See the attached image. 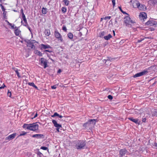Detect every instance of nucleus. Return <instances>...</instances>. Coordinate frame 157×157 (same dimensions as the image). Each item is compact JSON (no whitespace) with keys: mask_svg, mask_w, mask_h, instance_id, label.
Here are the masks:
<instances>
[{"mask_svg":"<svg viewBox=\"0 0 157 157\" xmlns=\"http://www.w3.org/2000/svg\"><path fill=\"white\" fill-rule=\"evenodd\" d=\"M23 128L28 130L35 131L38 129L39 125L36 123L29 124H25L23 125Z\"/></svg>","mask_w":157,"mask_h":157,"instance_id":"nucleus-1","label":"nucleus"},{"mask_svg":"<svg viewBox=\"0 0 157 157\" xmlns=\"http://www.w3.org/2000/svg\"><path fill=\"white\" fill-rule=\"evenodd\" d=\"M131 2H132V6L134 8H138L140 9L142 8L140 7V4L138 1L136 0H131Z\"/></svg>","mask_w":157,"mask_h":157,"instance_id":"nucleus-2","label":"nucleus"},{"mask_svg":"<svg viewBox=\"0 0 157 157\" xmlns=\"http://www.w3.org/2000/svg\"><path fill=\"white\" fill-rule=\"evenodd\" d=\"M148 73V71L147 69L144 70L136 74L133 75L134 78H136L143 76L144 75H146Z\"/></svg>","mask_w":157,"mask_h":157,"instance_id":"nucleus-3","label":"nucleus"},{"mask_svg":"<svg viewBox=\"0 0 157 157\" xmlns=\"http://www.w3.org/2000/svg\"><path fill=\"white\" fill-rule=\"evenodd\" d=\"M39 61L40 62L41 65L44 66V68H45L48 67V61L46 59L44 58H41L40 60Z\"/></svg>","mask_w":157,"mask_h":157,"instance_id":"nucleus-4","label":"nucleus"},{"mask_svg":"<svg viewBox=\"0 0 157 157\" xmlns=\"http://www.w3.org/2000/svg\"><path fill=\"white\" fill-rule=\"evenodd\" d=\"M86 145L85 142L82 141L78 143L76 146V148L78 149H81L84 148Z\"/></svg>","mask_w":157,"mask_h":157,"instance_id":"nucleus-5","label":"nucleus"},{"mask_svg":"<svg viewBox=\"0 0 157 157\" xmlns=\"http://www.w3.org/2000/svg\"><path fill=\"white\" fill-rule=\"evenodd\" d=\"M146 25L150 26L154 25L155 27H157V22L154 21V20H148L146 23Z\"/></svg>","mask_w":157,"mask_h":157,"instance_id":"nucleus-6","label":"nucleus"},{"mask_svg":"<svg viewBox=\"0 0 157 157\" xmlns=\"http://www.w3.org/2000/svg\"><path fill=\"white\" fill-rule=\"evenodd\" d=\"M54 35L56 38L59 40L61 42L63 41V38L60 34L57 31L55 30L54 33Z\"/></svg>","mask_w":157,"mask_h":157,"instance_id":"nucleus-7","label":"nucleus"},{"mask_svg":"<svg viewBox=\"0 0 157 157\" xmlns=\"http://www.w3.org/2000/svg\"><path fill=\"white\" fill-rule=\"evenodd\" d=\"M16 134L17 133H14L6 137L5 138V139L6 140H9L13 139L15 138L16 135Z\"/></svg>","mask_w":157,"mask_h":157,"instance_id":"nucleus-8","label":"nucleus"},{"mask_svg":"<svg viewBox=\"0 0 157 157\" xmlns=\"http://www.w3.org/2000/svg\"><path fill=\"white\" fill-rule=\"evenodd\" d=\"M139 17L141 19H142L143 20H144V19H146L147 18V14L146 13L142 12L140 13V14L139 15Z\"/></svg>","mask_w":157,"mask_h":157,"instance_id":"nucleus-9","label":"nucleus"},{"mask_svg":"<svg viewBox=\"0 0 157 157\" xmlns=\"http://www.w3.org/2000/svg\"><path fill=\"white\" fill-rule=\"evenodd\" d=\"M127 151L125 149H122L120 150V157H122L123 156L127 153Z\"/></svg>","mask_w":157,"mask_h":157,"instance_id":"nucleus-10","label":"nucleus"},{"mask_svg":"<svg viewBox=\"0 0 157 157\" xmlns=\"http://www.w3.org/2000/svg\"><path fill=\"white\" fill-rule=\"evenodd\" d=\"M128 119L130 121H132L135 123L137 124H140V121H139V120L137 119H134L133 117H129Z\"/></svg>","mask_w":157,"mask_h":157,"instance_id":"nucleus-11","label":"nucleus"},{"mask_svg":"<svg viewBox=\"0 0 157 157\" xmlns=\"http://www.w3.org/2000/svg\"><path fill=\"white\" fill-rule=\"evenodd\" d=\"M87 29L85 28H81L79 33L81 36L82 35H84L87 33Z\"/></svg>","mask_w":157,"mask_h":157,"instance_id":"nucleus-12","label":"nucleus"},{"mask_svg":"<svg viewBox=\"0 0 157 157\" xmlns=\"http://www.w3.org/2000/svg\"><path fill=\"white\" fill-rule=\"evenodd\" d=\"M124 23L126 26H129L132 24L135 23L133 20H124Z\"/></svg>","mask_w":157,"mask_h":157,"instance_id":"nucleus-13","label":"nucleus"},{"mask_svg":"<svg viewBox=\"0 0 157 157\" xmlns=\"http://www.w3.org/2000/svg\"><path fill=\"white\" fill-rule=\"evenodd\" d=\"M52 122L54 125L55 127L56 128H61L62 125L61 124H58L56 120H52Z\"/></svg>","mask_w":157,"mask_h":157,"instance_id":"nucleus-14","label":"nucleus"},{"mask_svg":"<svg viewBox=\"0 0 157 157\" xmlns=\"http://www.w3.org/2000/svg\"><path fill=\"white\" fill-rule=\"evenodd\" d=\"M41 49H46L49 48H51V47L48 45H44L43 44H41L40 45Z\"/></svg>","mask_w":157,"mask_h":157,"instance_id":"nucleus-15","label":"nucleus"},{"mask_svg":"<svg viewBox=\"0 0 157 157\" xmlns=\"http://www.w3.org/2000/svg\"><path fill=\"white\" fill-rule=\"evenodd\" d=\"M43 136V135L40 134H36L33 135L32 137L34 138H41Z\"/></svg>","mask_w":157,"mask_h":157,"instance_id":"nucleus-16","label":"nucleus"},{"mask_svg":"<svg viewBox=\"0 0 157 157\" xmlns=\"http://www.w3.org/2000/svg\"><path fill=\"white\" fill-rule=\"evenodd\" d=\"M112 36L110 34H109L107 36H105L104 37V39L105 40H108L112 37Z\"/></svg>","mask_w":157,"mask_h":157,"instance_id":"nucleus-17","label":"nucleus"},{"mask_svg":"<svg viewBox=\"0 0 157 157\" xmlns=\"http://www.w3.org/2000/svg\"><path fill=\"white\" fill-rule=\"evenodd\" d=\"M20 33L21 31H20V30L19 29H18V28H16V29L14 31V33L15 34L16 36H18L20 34Z\"/></svg>","mask_w":157,"mask_h":157,"instance_id":"nucleus-18","label":"nucleus"},{"mask_svg":"<svg viewBox=\"0 0 157 157\" xmlns=\"http://www.w3.org/2000/svg\"><path fill=\"white\" fill-rule=\"evenodd\" d=\"M6 21L8 23V25L11 26V29H13L17 28L16 26L15 27L14 25L10 23L7 20H6Z\"/></svg>","mask_w":157,"mask_h":157,"instance_id":"nucleus-19","label":"nucleus"},{"mask_svg":"<svg viewBox=\"0 0 157 157\" xmlns=\"http://www.w3.org/2000/svg\"><path fill=\"white\" fill-rule=\"evenodd\" d=\"M44 33L45 35L47 36H48L50 34V30L49 29H45L44 31Z\"/></svg>","mask_w":157,"mask_h":157,"instance_id":"nucleus-20","label":"nucleus"},{"mask_svg":"<svg viewBox=\"0 0 157 157\" xmlns=\"http://www.w3.org/2000/svg\"><path fill=\"white\" fill-rule=\"evenodd\" d=\"M21 22L22 24L24 26L27 27L28 25L27 20H21Z\"/></svg>","mask_w":157,"mask_h":157,"instance_id":"nucleus-21","label":"nucleus"},{"mask_svg":"<svg viewBox=\"0 0 157 157\" xmlns=\"http://www.w3.org/2000/svg\"><path fill=\"white\" fill-rule=\"evenodd\" d=\"M90 123V124H94L96 123V120L95 119H90L88 121V123Z\"/></svg>","mask_w":157,"mask_h":157,"instance_id":"nucleus-22","label":"nucleus"},{"mask_svg":"<svg viewBox=\"0 0 157 157\" xmlns=\"http://www.w3.org/2000/svg\"><path fill=\"white\" fill-rule=\"evenodd\" d=\"M47 9L46 8H43L42 10V12L43 14H45L47 13Z\"/></svg>","mask_w":157,"mask_h":157,"instance_id":"nucleus-23","label":"nucleus"},{"mask_svg":"<svg viewBox=\"0 0 157 157\" xmlns=\"http://www.w3.org/2000/svg\"><path fill=\"white\" fill-rule=\"evenodd\" d=\"M67 36L70 39H72L73 38V35L71 33H69L67 34Z\"/></svg>","mask_w":157,"mask_h":157,"instance_id":"nucleus-24","label":"nucleus"},{"mask_svg":"<svg viewBox=\"0 0 157 157\" xmlns=\"http://www.w3.org/2000/svg\"><path fill=\"white\" fill-rule=\"evenodd\" d=\"M35 54L40 56H42V53L38 51H35Z\"/></svg>","mask_w":157,"mask_h":157,"instance_id":"nucleus-25","label":"nucleus"},{"mask_svg":"<svg viewBox=\"0 0 157 157\" xmlns=\"http://www.w3.org/2000/svg\"><path fill=\"white\" fill-rule=\"evenodd\" d=\"M152 116H156L157 117V111H155L153 112L152 113Z\"/></svg>","mask_w":157,"mask_h":157,"instance_id":"nucleus-26","label":"nucleus"},{"mask_svg":"<svg viewBox=\"0 0 157 157\" xmlns=\"http://www.w3.org/2000/svg\"><path fill=\"white\" fill-rule=\"evenodd\" d=\"M14 71H15V72L16 73L17 75V76L18 78H20L21 76L20 75V74L19 72H18L17 69H15Z\"/></svg>","mask_w":157,"mask_h":157,"instance_id":"nucleus-27","label":"nucleus"},{"mask_svg":"<svg viewBox=\"0 0 157 157\" xmlns=\"http://www.w3.org/2000/svg\"><path fill=\"white\" fill-rule=\"evenodd\" d=\"M88 122V121L86 122V123H84L83 125V126L86 127L87 126H89L90 124H90V122L89 123Z\"/></svg>","mask_w":157,"mask_h":157,"instance_id":"nucleus-28","label":"nucleus"},{"mask_svg":"<svg viewBox=\"0 0 157 157\" xmlns=\"http://www.w3.org/2000/svg\"><path fill=\"white\" fill-rule=\"evenodd\" d=\"M59 116V114H58L56 112L54 113L53 115H52L51 117H54L56 116H58V117Z\"/></svg>","mask_w":157,"mask_h":157,"instance_id":"nucleus-29","label":"nucleus"},{"mask_svg":"<svg viewBox=\"0 0 157 157\" xmlns=\"http://www.w3.org/2000/svg\"><path fill=\"white\" fill-rule=\"evenodd\" d=\"M62 11L63 13H65L67 11V9L66 8L63 7L62 8Z\"/></svg>","mask_w":157,"mask_h":157,"instance_id":"nucleus-30","label":"nucleus"},{"mask_svg":"<svg viewBox=\"0 0 157 157\" xmlns=\"http://www.w3.org/2000/svg\"><path fill=\"white\" fill-rule=\"evenodd\" d=\"M63 2H64L65 5L67 6L69 4V1L67 0H64Z\"/></svg>","mask_w":157,"mask_h":157,"instance_id":"nucleus-31","label":"nucleus"},{"mask_svg":"<svg viewBox=\"0 0 157 157\" xmlns=\"http://www.w3.org/2000/svg\"><path fill=\"white\" fill-rule=\"evenodd\" d=\"M27 133V132H22L20 134V135L19 136H24Z\"/></svg>","mask_w":157,"mask_h":157,"instance_id":"nucleus-32","label":"nucleus"},{"mask_svg":"<svg viewBox=\"0 0 157 157\" xmlns=\"http://www.w3.org/2000/svg\"><path fill=\"white\" fill-rule=\"evenodd\" d=\"M119 8L123 13L126 14L128 15V14L126 12L123 11V10H122L121 8V7H119Z\"/></svg>","mask_w":157,"mask_h":157,"instance_id":"nucleus-33","label":"nucleus"},{"mask_svg":"<svg viewBox=\"0 0 157 157\" xmlns=\"http://www.w3.org/2000/svg\"><path fill=\"white\" fill-rule=\"evenodd\" d=\"M28 84L29 85V86H32L33 87H34V85H35L34 83L32 82H29L28 83Z\"/></svg>","mask_w":157,"mask_h":157,"instance_id":"nucleus-34","label":"nucleus"},{"mask_svg":"<svg viewBox=\"0 0 157 157\" xmlns=\"http://www.w3.org/2000/svg\"><path fill=\"white\" fill-rule=\"evenodd\" d=\"M0 6L1 7L2 10L3 11H5V10L2 4H0Z\"/></svg>","mask_w":157,"mask_h":157,"instance_id":"nucleus-35","label":"nucleus"},{"mask_svg":"<svg viewBox=\"0 0 157 157\" xmlns=\"http://www.w3.org/2000/svg\"><path fill=\"white\" fill-rule=\"evenodd\" d=\"M40 148L42 150H46L48 148L46 147H41Z\"/></svg>","mask_w":157,"mask_h":157,"instance_id":"nucleus-36","label":"nucleus"},{"mask_svg":"<svg viewBox=\"0 0 157 157\" xmlns=\"http://www.w3.org/2000/svg\"><path fill=\"white\" fill-rule=\"evenodd\" d=\"M3 12V17L5 19H6V11H4Z\"/></svg>","mask_w":157,"mask_h":157,"instance_id":"nucleus-37","label":"nucleus"},{"mask_svg":"<svg viewBox=\"0 0 157 157\" xmlns=\"http://www.w3.org/2000/svg\"><path fill=\"white\" fill-rule=\"evenodd\" d=\"M108 98L109 99H110V100H112L113 99V96L110 95H109L108 96Z\"/></svg>","mask_w":157,"mask_h":157,"instance_id":"nucleus-38","label":"nucleus"},{"mask_svg":"<svg viewBox=\"0 0 157 157\" xmlns=\"http://www.w3.org/2000/svg\"><path fill=\"white\" fill-rule=\"evenodd\" d=\"M105 34V32H102L101 33V34L100 35V37H103V36Z\"/></svg>","mask_w":157,"mask_h":157,"instance_id":"nucleus-39","label":"nucleus"},{"mask_svg":"<svg viewBox=\"0 0 157 157\" xmlns=\"http://www.w3.org/2000/svg\"><path fill=\"white\" fill-rule=\"evenodd\" d=\"M57 86V85H54V86H51V88L52 89H56V88Z\"/></svg>","mask_w":157,"mask_h":157,"instance_id":"nucleus-40","label":"nucleus"},{"mask_svg":"<svg viewBox=\"0 0 157 157\" xmlns=\"http://www.w3.org/2000/svg\"><path fill=\"white\" fill-rule=\"evenodd\" d=\"M111 18V16H107L105 17V18H104V19L105 20H107V19H110Z\"/></svg>","mask_w":157,"mask_h":157,"instance_id":"nucleus-41","label":"nucleus"},{"mask_svg":"<svg viewBox=\"0 0 157 157\" xmlns=\"http://www.w3.org/2000/svg\"><path fill=\"white\" fill-rule=\"evenodd\" d=\"M144 38H141L140 40H137V43H139L141 42L142 41L144 40Z\"/></svg>","mask_w":157,"mask_h":157,"instance_id":"nucleus-42","label":"nucleus"},{"mask_svg":"<svg viewBox=\"0 0 157 157\" xmlns=\"http://www.w3.org/2000/svg\"><path fill=\"white\" fill-rule=\"evenodd\" d=\"M22 15L23 20H26L25 15L24 13H23V14H22Z\"/></svg>","mask_w":157,"mask_h":157,"instance_id":"nucleus-43","label":"nucleus"},{"mask_svg":"<svg viewBox=\"0 0 157 157\" xmlns=\"http://www.w3.org/2000/svg\"><path fill=\"white\" fill-rule=\"evenodd\" d=\"M130 19V18L128 16H125L124 18V19L125 20H129Z\"/></svg>","mask_w":157,"mask_h":157,"instance_id":"nucleus-44","label":"nucleus"},{"mask_svg":"<svg viewBox=\"0 0 157 157\" xmlns=\"http://www.w3.org/2000/svg\"><path fill=\"white\" fill-rule=\"evenodd\" d=\"M112 2L113 3V7H114L115 5V0H112Z\"/></svg>","mask_w":157,"mask_h":157,"instance_id":"nucleus-45","label":"nucleus"},{"mask_svg":"<svg viewBox=\"0 0 157 157\" xmlns=\"http://www.w3.org/2000/svg\"><path fill=\"white\" fill-rule=\"evenodd\" d=\"M7 95L10 97H11V92L8 91L7 93Z\"/></svg>","mask_w":157,"mask_h":157,"instance_id":"nucleus-46","label":"nucleus"},{"mask_svg":"<svg viewBox=\"0 0 157 157\" xmlns=\"http://www.w3.org/2000/svg\"><path fill=\"white\" fill-rule=\"evenodd\" d=\"M63 29V31H65V32L66 31H67V29H66V27L65 26H63V29Z\"/></svg>","mask_w":157,"mask_h":157,"instance_id":"nucleus-47","label":"nucleus"},{"mask_svg":"<svg viewBox=\"0 0 157 157\" xmlns=\"http://www.w3.org/2000/svg\"><path fill=\"white\" fill-rule=\"evenodd\" d=\"M146 119L145 118H143L142 119V121L143 122H145L146 121Z\"/></svg>","mask_w":157,"mask_h":157,"instance_id":"nucleus-48","label":"nucleus"},{"mask_svg":"<svg viewBox=\"0 0 157 157\" xmlns=\"http://www.w3.org/2000/svg\"><path fill=\"white\" fill-rule=\"evenodd\" d=\"M149 29L150 31H152L154 30L155 29L154 28H149Z\"/></svg>","mask_w":157,"mask_h":157,"instance_id":"nucleus-49","label":"nucleus"},{"mask_svg":"<svg viewBox=\"0 0 157 157\" xmlns=\"http://www.w3.org/2000/svg\"><path fill=\"white\" fill-rule=\"evenodd\" d=\"M44 52H52V51H50L49 50H45Z\"/></svg>","mask_w":157,"mask_h":157,"instance_id":"nucleus-50","label":"nucleus"},{"mask_svg":"<svg viewBox=\"0 0 157 157\" xmlns=\"http://www.w3.org/2000/svg\"><path fill=\"white\" fill-rule=\"evenodd\" d=\"M5 86V85L4 84H3V86H2L0 87V89H1L2 88H4Z\"/></svg>","mask_w":157,"mask_h":157,"instance_id":"nucleus-51","label":"nucleus"},{"mask_svg":"<svg viewBox=\"0 0 157 157\" xmlns=\"http://www.w3.org/2000/svg\"><path fill=\"white\" fill-rule=\"evenodd\" d=\"M107 59L106 60H109V61H111V60L113 59H111V58L108 57Z\"/></svg>","mask_w":157,"mask_h":157,"instance_id":"nucleus-52","label":"nucleus"},{"mask_svg":"<svg viewBox=\"0 0 157 157\" xmlns=\"http://www.w3.org/2000/svg\"><path fill=\"white\" fill-rule=\"evenodd\" d=\"M154 146L157 148V143H155L154 144Z\"/></svg>","mask_w":157,"mask_h":157,"instance_id":"nucleus-53","label":"nucleus"},{"mask_svg":"<svg viewBox=\"0 0 157 157\" xmlns=\"http://www.w3.org/2000/svg\"><path fill=\"white\" fill-rule=\"evenodd\" d=\"M60 128H56V130L58 132H59V129Z\"/></svg>","mask_w":157,"mask_h":157,"instance_id":"nucleus-54","label":"nucleus"},{"mask_svg":"<svg viewBox=\"0 0 157 157\" xmlns=\"http://www.w3.org/2000/svg\"><path fill=\"white\" fill-rule=\"evenodd\" d=\"M81 29V28H80L79 27H78L77 28V31H80V30Z\"/></svg>","mask_w":157,"mask_h":157,"instance_id":"nucleus-55","label":"nucleus"},{"mask_svg":"<svg viewBox=\"0 0 157 157\" xmlns=\"http://www.w3.org/2000/svg\"><path fill=\"white\" fill-rule=\"evenodd\" d=\"M35 89H36L37 90H38V87L35 85L34 87Z\"/></svg>","mask_w":157,"mask_h":157,"instance_id":"nucleus-56","label":"nucleus"},{"mask_svg":"<svg viewBox=\"0 0 157 157\" xmlns=\"http://www.w3.org/2000/svg\"><path fill=\"white\" fill-rule=\"evenodd\" d=\"M21 13H22V14H23V13H23V9H21Z\"/></svg>","mask_w":157,"mask_h":157,"instance_id":"nucleus-57","label":"nucleus"},{"mask_svg":"<svg viewBox=\"0 0 157 157\" xmlns=\"http://www.w3.org/2000/svg\"><path fill=\"white\" fill-rule=\"evenodd\" d=\"M37 113H36V114L35 115V116H34V118H36V117H37Z\"/></svg>","mask_w":157,"mask_h":157,"instance_id":"nucleus-58","label":"nucleus"},{"mask_svg":"<svg viewBox=\"0 0 157 157\" xmlns=\"http://www.w3.org/2000/svg\"><path fill=\"white\" fill-rule=\"evenodd\" d=\"M27 27V28L29 29V30H30V31H31L30 28L29 27V25H28Z\"/></svg>","mask_w":157,"mask_h":157,"instance_id":"nucleus-59","label":"nucleus"},{"mask_svg":"<svg viewBox=\"0 0 157 157\" xmlns=\"http://www.w3.org/2000/svg\"><path fill=\"white\" fill-rule=\"evenodd\" d=\"M27 27V28L29 29V30H30V31H31L30 28L29 27V25H28Z\"/></svg>","mask_w":157,"mask_h":157,"instance_id":"nucleus-60","label":"nucleus"},{"mask_svg":"<svg viewBox=\"0 0 157 157\" xmlns=\"http://www.w3.org/2000/svg\"><path fill=\"white\" fill-rule=\"evenodd\" d=\"M113 35H114V36H115V31H114V30H113Z\"/></svg>","mask_w":157,"mask_h":157,"instance_id":"nucleus-61","label":"nucleus"},{"mask_svg":"<svg viewBox=\"0 0 157 157\" xmlns=\"http://www.w3.org/2000/svg\"><path fill=\"white\" fill-rule=\"evenodd\" d=\"M59 118H62L63 117L61 115H59V116H58Z\"/></svg>","mask_w":157,"mask_h":157,"instance_id":"nucleus-62","label":"nucleus"},{"mask_svg":"<svg viewBox=\"0 0 157 157\" xmlns=\"http://www.w3.org/2000/svg\"><path fill=\"white\" fill-rule=\"evenodd\" d=\"M149 37H145V38H144V39H149Z\"/></svg>","mask_w":157,"mask_h":157,"instance_id":"nucleus-63","label":"nucleus"},{"mask_svg":"<svg viewBox=\"0 0 157 157\" xmlns=\"http://www.w3.org/2000/svg\"><path fill=\"white\" fill-rule=\"evenodd\" d=\"M61 72V70L60 69H59L58 71V72Z\"/></svg>","mask_w":157,"mask_h":157,"instance_id":"nucleus-64","label":"nucleus"}]
</instances>
